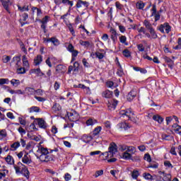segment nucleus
Here are the masks:
<instances>
[{"mask_svg": "<svg viewBox=\"0 0 181 181\" xmlns=\"http://www.w3.org/2000/svg\"><path fill=\"white\" fill-rule=\"evenodd\" d=\"M40 151V156H37V159H39L42 163H49V162H54L56 158L54 155L50 154L54 152V149L47 148L45 147H40L39 148Z\"/></svg>", "mask_w": 181, "mask_h": 181, "instance_id": "obj_1", "label": "nucleus"}, {"mask_svg": "<svg viewBox=\"0 0 181 181\" xmlns=\"http://www.w3.org/2000/svg\"><path fill=\"white\" fill-rule=\"evenodd\" d=\"M157 30H159L160 33L169 34L172 31V26L169 25V23H164L157 27Z\"/></svg>", "mask_w": 181, "mask_h": 181, "instance_id": "obj_2", "label": "nucleus"}, {"mask_svg": "<svg viewBox=\"0 0 181 181\" xmlns=\"http://www.w3.org/2000/svg\"><path fill=\"white\" fill-rule=\"evenodd\" d=\"M43 40L44 43H52V45L56 47L60 45V40H59V39H57V37H52L51 38L44 37Z\"/></svg>", "mask_w": 181, "mask_h": 181, "instance_id": "obj_3", "label": "nucleus"}, {"mask_svg": "<svg viewBox=\"0 0 181 181\" xmlns=\"http://www.w3.org/2000/svg\"><path fill=\"white\" fill-rule=\"evenodd\" d=\"M149 33H147L146 34V37H148V39H150V40H156L158 37V34L156 33V30H155V28H153L150 30H148Z\"/></svg>", "mask_w": 181, "mask_h": 181, "instance_id": "obj_4", "label": "nucleus"}, {"mask_svg": "<svg viewBox=\"0 0 181 181\" xmlns=\"http://www.w3.org/2000/svg\"><path fill=\"white\" fill-rule=\"evenodd\" d=\"M50 17L49 16H45L42 20H39L40 23H42L41 25V29L43 30L44 33H46L47 31L46 30V25L47 24V22H49V19Z\"/></svg>", "mask_w": 181, "mask_h": 181, "instance_id": "obj_5", "label": "nucleus"}, {"mask_svg": "<svg viewBox=\"0 0 181 181\" xmlns=\"http://www.w3.org/2000/svg\"><path fill=\"white\" fill-rule=\"evenodd\" d=\"M108 152L110 154V158H112V156H114V155H115V153L118 152V147L117 146V144H115V143H113V145H110L108 148Z\"/></svg>", "mask_w": 181, "mask_h": 181, "instance_id": "obj_6", "label": "nucleus"}, {"mask_svg": "<svg viewBox=\"0 0 181 181\" xmlns=\"http://www.w3.org/2000/svg\"><path fill=\"white\" fill-rule=\"evenodd\" d=\"M12 63L15 64L16 69L21 67L22 66V62L21 61V57L14 56L12 59L11 64H12Z\"/></svg>", "mask_w": 181, "mask_h": 181, "instance_id": "obj_7", "label": "nucleus"}, {"mask_svg": "<svg viewBox=\"0 0 181 181\" xmlns=\"http://www.w3.org/2000/svg\"><path fill=\"white\" fill-rule=\"evenodd\" d=\"M37 124L39 126V128H40L41 129H47V127H49L46 121H45V119L42 118H37Z\"/></svg>", "mask_w": 181, "mask_h": 181, "instance_id": "obj_8", "label": "nucleus"}, {"mask_svg": "<svg viewBox=\"0 0 181 181\" xmlns=\"http://www.w3.org/2000/svg\"><path fill=\"white\" fill-rule=\"evenodd\" d=\"M30 74H36L37 77H43L45 76V73L42 72L40 68L30 69Z\"/></svg>", "mask_w": 181, "mask_h": 181, "instance_id": "obj_9", "label": "nucleus"}, {"mask_svg": "<svg viewBox=\"0 0 181 181\" xmlns=\"http://www.w3.org/2000/svg\"><path fill=\"white\" fill-rule=\"evenodd\" d=\"M120 115H122V117H124V115H125L126 117H127L128 118H131L132 115H134V112H132V109L129 108V109H126L124 110H121L119 112Z\"/></svg>", "mask_w": 181, "mask_h": 181, "instance_id": "obj_10", "label": "nucleus"}, {"mask_svg": "<svg viewBox=\"0 0 181 181\" xmlns=\"http://www.w3.org/2000/svg\"><path fill=\"white\" fill-rule=\"evenodd\" d=\"M110 32L111 33L110 39H112V42L115 43V41L118 39V33H117L115 28H110Z\"/></svg>", "mask_w": 181, "mask_h": 181, "instance_id": "obj_11", "label": "nucleus"}, {"mask_svg": "<svg viewBox=\"0 0 181 181\" xmlns=\"http://www.w3.org/2000/svg\"><path fill=\"white\" fill-rule=\"evenodd\" d=\"M1 2L2 6L4 8V9L8 12V13H11V11H9V6L12 5V3H11V1L8 0H0Z\"/></svg>", "mask_w": 181, "mask_h": 181, "instance_id": "obj_12", "label": "nucleus"}, {"mask_svg": "<svg viewBox=\"0 0 181 181\" xmlns=\"http://www.w3.org/2000/svg\"><path fill=\"white\" fill-rule=\"evenodd\" d=\"M117 128L119 131H128L131 127L127 122H122L117 124Z\"/></svg>", "mask_w": 181, "mask_h": 181, "instance_id": "obj_13", "label": "nucleus"}, {"mask_svg": "<svg viewBox=\"0 0 181 181\" xmlns=\"http://www.w3.org/2000/svg\"><path fill=\"white\" fill-rule=\"evenodd\" d=\"M163 59L165 60V63L168 64L169 69L173 70L175 66V61L172 60V59H170L169 57H163Z\"/></svg>", "mask_w": 181, "mask_h": 181, "instance_id": "obj_14", "label": "nucleus"}, {"mask_svg": "<svg viewBox=\"0 0 181 181\" xmlns=\"http://www.w3.org/2000/svg\"><path fill=\"white\" fill-rule=\"evenodd\" d=\"M20 173L23 175L24 177H26V179H29V175H30V173L29 172V170L26 165H23V167L21 168V171Z\"/></svg>", "mask_w": 181, "mask_h": 181, "instance_id": "obj_15", "label": "nucleus"}, {"mask_svg": "<svg viewBox=\"0 0 181 181\" xmlns=\"http://www.w3.org/2000/svg\"><path fill=\"white\" fill-rule=\"evenodd\" d=\"M29 153L25 152V154L23 156L22 158L23 163H25V165H30L32 163V159L29 158Z\"/></svg>", "mask_w": 181, "mask_h": 181, "instance_id": "obj_16", "label": "nucleus"}, {"mask_svg": "<svg viewBox=\"0 0 181 181\" xmlns=\"http://www.w3.org/2000/svg\"><path fill=\"white\" fill-rule=\"evenodd\" d=\"M114 93L110 90H106L102 93V97L104 98H112Z\"/></svg>", "mask_w": 181, "mask_h": 181, "instance_id": "obj_17", "label": "nucleus"}, {"mask_svg": "<svg viewBox=\"0 0 181 181\" xmlns=\"http://www.w3.org/2000/svg\"><path fill=\"white\" fill-rule=\"evenodd\" d=\"M153 121H156L158 124H162L163 121H165V119L159 115H153Z\"/></svg>", "mask_w": 181, "mask_h": 181, "instance_id": "obj_18", "label": "nucleus"}, {"mask_svg": "<svg viewBox=\"0 0 181 181\" xmlns=\"http://www.w3.org/2000/svg\"><path fill=\"white\" fill-rule=\"evenodd\" d=\"M136 97V93L134 90H131L127 95V101L131 102Z\"/></svg>", "mask_w": 181, "mask_h": 181, "instance_id": "obj_19", "label": "nucleus"}, {"mask_svg": "<svg viewBox=\"0 0 181 181\" xmlns=\"http://www.w3.org/2000/svg\"><path fill=\"white\" fill-rule=\"evenodd\" d=\"M123 151H127V152H130L131 153H135L136 152V148L134 146H125L124 148L122 147Z\"/></svg>", "mask_w": 181, "mask_h": 181, "instance_id": "obj_20", "label": "nucleus"}, {"mask_svg": "<svg viewBox=\"0 0 181 181\" xmlns=\"http://www.w3.org/2000/svg\"><path fill=\"white\" fill-rule=\"evenodd\" d=\"M43 62V56L42 55H37L35 59H34V64L35 66H39L40 63Z\"/></svg>", "mask_w": 181, "mask_h": 181, "instance_id": "obj_21", "label": "nucleus"}, {"mask_svg": "<svg viewBox=\"0 0 181 181\" xmlns=\"http://www.w3.org/2000/svg\"><path fill=\"white\" fill-rule=\"evenodd\" d=\"M83 142H85L86 144H88V142H91V141L94 139V136L93 134L90 136L85 134L83 136Z\"/></svg>", "mask_w": 181, "mask_h": 181, "instance_id": "obj_22", "label": "nucleus"}, {"mask_svg": "<svg viewBox=\"0 0 181 181\" xmlns=\"http://www.w3.org/2000/svg\"><path fill=\"white\" fill-rule=\"evenodd\" d=\"M133 70H134V71H140L141 74H146V73H148L146 69L141 68L139 66H133Z\"/></svg>", "mask_w": 181, "mask_h": 181, "instance_id": "obj_23", "label": "nucleus"}, {"mask_svg": "<svg viewBox=\"0 0 181 181\" xmlns=\"http://www.w3.org/2000/svg\"><path fill=\"white\" fill-rule=\"evenodd\" d=\"M143 24L145 25L146 29H147V30L148 31L152 30V29H153V27H152V24L148 20H144Z\"/></svg>", "mask_w": 181, "mask_h": 181, "instance_id": "obj_24", "label": "nucleus"}, {"mask_svg": "<svg viewBox=\"0 0 181 181\" xmlns=\"http://www.w3.org/2000/svg\"><path fill=\"white\" fill-rule=\"evenodd\" d=\"M143 24L145 25L146 29H147V30L148 31L152 30V29H153V27H152V24L148 20H144Z\"/></svg>", "mask_w": 181, "mask_h": 181, "instance_id": "obj_25", "label": "nucleus"}, {"mask_svg": "<svg viewBox=\"0 0 181 181\" xmlns=\"http://www.w3.org/2000/svg\"><path fill=\"white\" fill-rule=\"evenodd\" d=\"M25 90L28 95H35L36 94V91L33 88L27 87Z\"/></svg>", "mask_w": 181, "mask_h": 181, "instance_id": "obj_26", "label": "nucleus"}, {"mask_svg": "<svg viewBox=\"0 0 181 181\" xmlns=\"http://www.w3.org/2000/svg\"><path fill=\"white\" fill-rule=\"evenodd\" d=\"M54 112H58V111H62V105L59 103H54L52 107Z\"/></svg>", "mask_w": 181, "mask_h": 181, "instance_id": "obj_27", "label": "nucleus"}, {"mask_svg": "<svg viewBox=\"0 0 181 181\" xmlns=\"http://www.w3.org/2000/svg\"><path fill=\"white\" fill-rule=\"evenodd\" d=\"M19 146H21V143L19 141H16L11 145V148L9 151H16Z\"/></svg>", "mask_w": 181, "mask_h": 181, "instance_id": "obj_28", "label": "nucleus"}, {"mask_svg": "<svg viewBox=\"0 0 181 181\" xmlns=\"http://www.w3.org/2000/svg\"><path fill=\"white\" fill-rule=\"evenodd\" d=\"M101 129H103V127L101 126H98L96 128H95L92 132V135L93 136H97L98 134L101 132Z\"/></svg>", "mask_w": 181, "mask_h": 181, "instance_id": "obj_29", "label": "nucleus"}, {"mask_svg": "<svg viewBox=\"0 0 181 181\" xmlns=\"http://www.w3.org/2000/svg\"><path fill=\"white\" fill-rule=\"evenodd\" d=\"M143 177L146 180H155V178H153V176H152V175H151V173H144Z\"/></svg>", "mask_w": 181, "mask_h": 181, "instance_id": "obj_30", "label": "nucleus"}, {"mask_svg": "<svg viewBox=\"0 0 181 181\" xmlns=\"http://www.w3.org/2000/svg\"><path fill=\"white\" fill-rule=\"evenodd\" d=\"M5 160L8 165H13L15 163V160L12 156H7V157L5 158Z\"/></svg>", "mask_w": 181, "mask_h": 181, "instance_id": "obj_31", "label": "nucleus"}, {"mask_svg": "<svg viewBox=\"0 0 181 181\" xmlns=\"http://www.w3.org/2000/svg\"><path fill=\"white\" fill-rule=\"evenodd\" d=\"M132 158V155L128 153V151H126L122 154V158L125 159V160H131Z\"/></svg>", "mask_w": 181, "mask_h": 181, "instance_id": "obj_32", "label": "nucleus"}, {"mask_svg": "<svg viewBox=\"0 0 181 181\" xmlns=\"http://www.w3.org/2000/svg\"><path fill=\"white\" fill-rule=\"evenodd\" d=\"M71 63H73V62H76V57L78 56V51L77 49L74 50V52H71Z\"/></svg>", "mask_w": 181, "mask_h": 181, "instance_id": "obj_33", "label": "nucleus"}, {"mask_svg": "<svg viewBox=\"0 0 181 181\" xmlns=\"http://www.w3.org/2000/svg\"><path fill=\"white\" fill-rule=\"evenodd\" d=\"M119 40L120 43H122V45H124L125 46H128V42H127V36L121 35L119 37Z\"/></svg>", "mask_w": 181, "mask_h": 181, "instance_id": "obj_34", "label": "nucleus"}, {"mask_svg": "<svg viewBox=\"0 0 181 181\" xmlns=\"http://www.w3.org/2000/svg\"><path fill=\"white\" fill-rule=\"evenodd\" d=\"M68 118L71 122H76L77 121V117L73 118L74 117V112L67 113Z\"/></svg>", "mask_w": 181, "mask_h": 181, "instance_id": "obj_35", "label": "nucleus"}, {"mask_svg": "<svg viewBox=\"0 0 181 181\" xmlns=\"http://www.w3.org/2000/svg\"><path fill=\"white\" fill-rule=\"evenodd\" d=\"M18 11L20 12H28L29 11V6H21L20 5H17Z\"/></svg>", "mask_w": 181, "mask_h": 181, "instance_id": "obj_36", "label": "nucleus"}, {"mask_svg": "<svg viewBox=\"0 0 181 181\" xmlns=\"http://www.w3.org/2000/svg\"><path fill=\"white\" fill-rule=\"evenodd\" d=\"M95 124H97V120L96 119L90 118L88 120H86L87 127L93 126Z\"/></svg>", "mask_w": 181, "mask_h": 181, "instance_id": "obj_37", "label": "nucleus"}, {"mask_svg": "<svg viewBox=\"0 0 181 181\" xmlns=\"http://www.w3.org/2000/svg\"><path fill=\"white\" fill-rule=\"evenodd\" d=\"M29 112H30V113H32V112H40V107H39L37 106H33V107H30Z\"/></svg>", "mask_w": 181, "mask_h": 181, "instance_id": "obj_38", "label": "nucleus"}, {"mask_svg": "<svg viewBox=\"0 0 181 181\" xmlns=\"http://www.w3.org/2000/svg\"><path fill=\"white\" fill-rule=\"evenodd\" d=\"M8 134H6V130L2 129L0 131V141H2L4 138H6Z\"/></svg>", "mask_w": 181, "mask_h": 181, "instance_id": "obj_39", "label": "nucleus"}, {"mask_svg": "<svg viewBox=\"0 0 181 181\" xmlns=\"http://www.w3.org/2000/svg\"><path fill=\"white\" fill-rule=\"evenodd\" d=\"M138 176H139V171L136 170H134L132 173V179H134L135 180H136V179H138Z\"/></svg>", "mask_w": 181, "mask_h": 181, "instance_id": "obj_40", "label": "nucleus"}, {"mask_svg": "<svg viewBox=\"0 0 181 181\" xmlns=\"http://www.w3.org/2000/svg\"><path fill=\"white\" fill-rule=\"evenodd\" d=\"M11 56H7V55H4L3 57H2V62L3 63H9V62H11Z\"/></svg>", "mask_w": 181, "mask_h": 181, "instance_id": "obj_41", "label": "nucleus"}, {"mask_svg": "<svg viewBox=\"0 0 181 181\" xmlns=\"http://www.w3.org/2000/svg\"><path fill=\"white\" fill-rule=\"evenodd\" d=\"M122 54L124 57H131V52L128 49H125L122 51Z\"/></svg>", "mask_w": 181, "mask_h": 181, "instance_id": "obj_42", "label": "nucleus"}, {"mask_svg": "<svg viewBox=\"0 0 181 181\" xmlns=\"http://www.w3.org/2000/svg\"><path fill=\"white\" fill-rule=\"evenodd\" d=\"M164 166L168 169H173V165L169 160L164 161Z\"/></svg>", "mask_w": 181, "mask_h": 181, "instance_id": "obj_43", "label": "nucleus"}, {"mask_svg": "<svg viewBox=\"0 0 181 181\" xmlns=\"http://www.w3.org/2000/svg\"><path fill=\"white\" fill-rule=\"evenodd\" d=\"M144 160H146V162H152V158L151 157V154H149V153L144 154Z\"/></svg>", "mask_w": 181, "mask_h": 181, "instance_id": "obj_44", "label": "nucleus"}, {"mask_svg": "<svg viewBox=\"0 0 181 181\" xmlns=\"http://www.w3.org/2000/svg\"><path fill=\"white\" fill-rule=\"evenodd\" d=\"M32 11H33V12H35V11H37V16H40V15H42V13H43L42 12V8H39L37 7H33Z\"/></svg>", "mask_w": 181, "mask_h": 181, "instance_id": "obj_45", "label": "nucleus"}, {"mask_svg": "<svg viewBox=\"0 0 181 181\" xmlns=\"http://www.w3.org/2000/svg\"><path fill=\"white\" fill-rule=\"evenodd\" d=\"M23 64L25 66V67H28L29 66V61H28L26 55L23 56Z\"/></svg>", "mask_w": 181, "mask_h": 181, "instance_id": "obj_46", "label": "nucleus"}, {"mask_svg": "<svg viewBox=\"0 0 181 181\" xmlns=\"http://www.w3.org/2000/svg\"><path fill=\"white\" fill-rule=\"evenodd\" d=\"M26 73V69L23 67L17 68V74H25Z\"/></svg>", "mask_w": 181, "mask_h": 181, "instance_id": "obj_47", "label": "nucleus"}, {"mask_svg": "<svg viewBox=\"0 0 181 181\" xmlns=\"http://www.w3.org/2000/svg\"><path fill=\"white\" fill-rule=\"evenodd\" d=\"M1 172H4V173H0V180L2 179L3 177H6V174L9 173V170L6 169L2 170Z\"/></svg>", "mask_w": 181, "mask_h": 181, "instance_id": "obj_48", "label": "nucleus"}, {"mask_svg": "<svg viewBox=\"0 0 181 181\" xmlns=\"http://www.w3.org/2000/svg\"><path fill=\"white\" fill-rule=\"evenodd\" d=\"M117 74L119 76V77H122V76H124V69H122V66L119 67Z\"/></svg>", "mask_w": 181, "mask_h": 181, "instance_id": "obj_49", "label": "nucleus"}, {"mask_svg": "<svg viewBox=\"0 0 181 181\" xmlns=\"http://www.w3.org/2000/svg\"><path fill=\"white\" fill-rule=\"evenodd\" d=\"M68 29L71 33L72 36H76V32L74 31V28H73V25L69 24V25L68 26Z\"/></svg>", "mask_w": 181, "mask_h": 181, "instance_id": "obj_50", "label": "nucleus"}, {"mask_svg": "<svg viewBox=\"0 0 181 181\" xmlns=\"http://www.w3.org/2000/svg\"><path fill=\"white\" fill-rule=\"evenodd\" d=\"M79 43H80V45H81V46H84L85 47H89V46H90L89 41H83L81 40Z\"/></svg>", "mask_w": 181, "mask_h": 181, "instance_id": "obj_51", "label": "nucleus"}, {"mask_svg": "<svg viewBox=\"0 0 181 181\" xmlns=\"http://www.w3.org/2000/svg\"><path fill=\"white\" fill-rule=\"evenodd\" d=\"M74 71H78V69H80V64L78 63V62H75L74 63Z\"/></svg>", "mask_w": 181, "mask_h": 181, "instance_id": "obj_52", "label": "nucleus"}, {"mask_svg": "<svg viewBox=\"0 0 181 181\" xmlns=\"http://www.w3.org/2000/svg\"><path fill=\"white\" fill-rule=\"evenodd\" d=\"M4 84H9V79L0 78V86H4Z\"/></svg>", "mask_w": 181, "mask_h": 181, "instance_id": "obj_53", "label": "nucleus"}, {"mask_svg": "<svg viewBox=\"0 0 181 181\" xmlns=\"http://www.w3.org/2000/svg\"><path fill=\"white\" fill-rule=\"evenodd\" d=\"M147 168L148 169H158V168H159V164L158 163L155 164H149Z\"/></svg>", "mask_w": 181, "mask_h": 181, "instance_id": "obj_54", "label": "nucleus"}, {"mask_svg": "<svg viewBox=\"0 0 181 181\" xmlns=\"http://www.w3.org/2000/svg\"><path fill=\"white\" fill-rule=\"evenodd\" d=\"M136 6L138 8V9L142 10V9H144V8H145V3H144V2H142V3L137 2L136 4Z\"/></svg>", "mask_w": 181, "mask_h": 181, "instance_id": "obj_55", "label": "nucleus"}, {"mask_svg": "<svg viewBox=\"0 0 181 181\" xmlns=\"http://www.w3.org/2000/svg\"><path fill=\"white\" fill-rule=\"evenodd\" d=\"M106 86L107 87V88H112V87H114V81H107L106 82Z\"/></svg>", "mask_w": 181, "mask_h": 181, "instance_id": "obj_56", "label": "nucleus"}, {"mask_svg": "<svg viewBox=\"0 0 181 181\" xmlns=\"http://www.w3.org/2000/svg\"><path fill=\"white\" fill-rule=\"evenodd\" d=\"M95 54L96 57H98V59H99V60L104 59V54H103L101 52H96L95 53Z\"/></svg>", "mask_w": 181, "mask_h": 181, "instance_id": "obj_57", "label": "nucleus"}, {"mask_svg": "<svg viewBox=\"0 0 181 181\" xmlns=\"http://www.w3.org/2000/svg\"><path fill=\"white\" fill-rule=\"evenodd\" d=\"M130 160H132V162H141V158L139 156H132V158Z\"/></svg>", "mask_w": 181, "mask_h": 181, "instance_id": "obj_58", "label": "nucleus"}, {"mask_svg": "<svg viewBox=\"0 0 181 181\" xmlns=\"http://www.w3.org/2000/svg\"><path fill=\"white\" fill-rule=\"evenodd\" d=\"M67 50L68 52H69V53H71V52H74V46L73 45V44L70 43L68 47H67Z\"/></svg>", "mask_w": 181, "mask_h": 181, "instance_id": "obj_59", "label": "nucleus"}, {"mask_svg": "<svg viewBox=\"0 0 181 181\" xmlns=\"http://www.w3.org/2000/svg\"><path fill=\"white\" fill-rule=\"evenodd\" d=\"M137 49L139 52H145V47H144V44L137 45Z\"/></svg>", "mask_w": 181, "mask_h": 181, "instance_id": "obj_60", "label": "nucleus"}, {"mask_svg": "<svg viewBox=\"0 0 181 181\" xmlns=\"http://www.w3.org/2000/svg\"><path fill=\"white\" fill-rule=\"evenodd\" d=\"M82 63H83L84 67H86L87 69H88V67H90V64L87 62V59L86 58H83L82 59Z\"/></svg>", "mask_w": 181, "mask_h": 181, "instance_id": "obj_61", "label": "nucleus"}, {"mask_svg": "<svg viewBox=\"0 0 181 181\" xmlns=\"http://www.w3.org/2000/svg\"><path fill=\"white\" fill-rule=\"evenodd\" d=\"M18 132L19 134H21V135H25L26 134V130H25V129H23L22 127H20L18 129Z\"/></svg>", "mask_w": 181, "mask_h": 181, "instance_id": "obj_62", "label": "nucleus"}, {"mask_svg": "<svg viewBox=\"0 0 181 181\" xmlns=\"http://www.w3.org/2000/svg\"><path fill=\"white\" fill-rule=\"evenodd\" d=\"M103 124L107 129H111V122L106 121Z\"/></svg>", "mask_w": 181, "mask_h": 181, "instance_id": "obj_63", "label": "nucleus"}, {"mask_svg": "<svg viewBox=\"0 0 181 181\" xmlns=\"http://www.w3.org/2000/svg\"><path fill=\"white\" fill-rule=\"evenodd\" d=\"M64 180L66 181L71 180V175H70L69 173H66L64 175Z\"/></svg>", "mask_w": 181, "mask_h": 181, "instance_id": "obj_64", "label": "nucleus"}]
</instances>
